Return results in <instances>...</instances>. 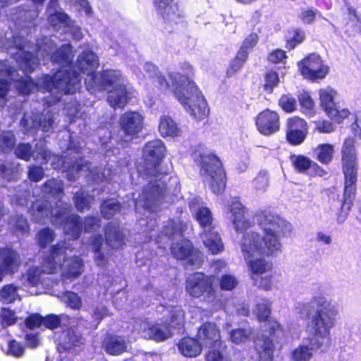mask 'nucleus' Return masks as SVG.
Instances as JSON below:
<instances>
[{
  "instance_id": "obj_1",
  "label": "nucleus",
  "mask_w": 361,
  "mask_h": 361,
  "mask_svg": "<svg viewBox=\"0 0 361 361\" xmlns=\"http://www.w3.org/2000/svg\"><path fill=\"white\" fill-rule=\"evenodd\" d=\"M13 44L18 49L15 53V58L20 68L26 73L32 72L37 66L40 59L38 56L33 57L29 47L27 50L25 49V47L22 44L20 37H14ZM36 47V54H40L44 64L46 63L45 59L47 57L53 63L61 65V68L53 77L44 75L38 80L37 84L27 76L16 80V87L21 94H28L37 89L56 94L53 102L47 101L50 105L59 101L63 93L73 94L80 89V73L87 75L85 82L88 91L92 93L100 90L109 92L108 102L114 109L123 107L137 94L133 88L125 85V78L119 71L106 70L94 73L99 66V61L92 50L83 51L74 66L71 63L73 56L71 45H63L55 51L56 46L52 39L44 37L37 41Z\"/></svg>"
},
{
  "instance_id": "obj_14",
  "label": "nucleus",
  "mask_w": 361,
  "mask_h": 361,
  "mask_svg": "<svg viewBox=\"0 0 361 361\" xmlns=\"http://www.w3.org/2000/svg\"><path fill=\"white\" fill-rule=\"evenodd\" d=\"M172 255L178 259H186L188 262L196 267L203 262V254L198 250H192L191 243L186 239H181L171 245Z\"/></svg>"
},
{
  "instance_id": "obj_58",
  "label": "nucleus",
  "mask_w": 361,
  "mask_h": 361,
  "mask_svg": "<svg viewBox=\"0 0 361 361\" xmlns=\"http://www.w3.org/2000/svg\"><path fill=\"white\" fill-rule=\"evenodd\" d=\"M251 279L254 281L255 284L262 289L269 290L271 287V276H257V277L251 276Z\"/></svg>"
},
{
  "instance_id": "obj_3",
  "label": "nucleus",
  "mask_w": 361,
  "mask_h": 361,
  "mask_svg": "<svg viewBox=\"0 0 361 361\" xmlns=\"http://www.w3.org/2000/svg\"><path fill=\"white\" fill-rule=\"evenodd\" d=\"M300 314L309 318L305 324L306 337L308 344L302 343L295 348L290 354L293 361H309L314 352L327 346L331 340V330L334 327L338 307L326 297L319 295L302 305Z\"/></svg>"
},
{
  "instance_id": "obj_28",
  "label": "nucleus",
  "mask_w": 361,
  "mask_h": 361,
  "mask_svg": "<svg viewBox=\"0 0 361 361\" xmlns=\"http://www.w3.org/2000/svg\"><path fill=\"white\" fill-rule=\"evenodd\" d=\"M254 343L259 357V361H272L274 351V345L268 337L258 336L254 341Z\"/></svg>"
},
{
  "instance_id": "obj_50",
  "label": "nucleus",
  "mask_w": 361,
  "mask_h": 361,
  "mask_svg": "<svg viewBox=\"0 0 361 361\" xmlns=\"http://www.w3.org/2000/svg\"><path fill=\"white\" fill-rule=\"evenodd\" d=\"M92 197L84 192L76 193L75 197V206L78 211L82 212L88 209Z\"/></svg>"
},
{
  "instance_id": "obj_10",
  "label": "nucleus",
  "mask_w": 361,
  "mask_h": 361,
  "mask_svg": "<svg viewBox=\"0 0 361 361\" xmlns=\"http://www.w3.org/2000/svg\"><path fill=\"white\" fill-rule=\"evenodd\" d=\"M215 278L214 276H206L202 273H195L190 275L185 284V290L193 298L202 296L204 301L211 303L212 310H216L221 305L216 306V291L214 287Z\"/></svg>"
},
{
  "instance_id": "obj_31",
  "label": "nucleus",
  "mask_w": 361,
  "mask_h": 361,
  "mask_svg": "<svg viewBox=\"0 0 361 361\" xmlns=\"http://www.w3.org/2000/svg\"><path fill=\"white\" fill-rule=\"evenodd\" d=\"M15 72L6 63L0 62V98L4 97L8 91V79L16 80Z\"/></svg>"
},
{
  "instance_id": "obj_64",
  "label": "nucleus",
  "mask_w": 361,
  "mask_h": 361,
  "mask_svg": "<svg viewBox=\"0 0 361 361\" xmlns=\"http://www.w3.org/2000/svg\"><path fill=\"white\" fill-rule=\"evenodd\" d=\"M207 361H230V360L224 357L219 350L213 349L209 351L206 355Z\"/></svg>"
},
{
  "instance_id": "obj_25",
  "label": "nucleus",
  "mask_w": 361,
  "mask_h": 361,
  "mask_svg": "<svg viewBox=\"0 0 361 361\" xmlns=\"http://www.w3.org/2000/svg\"><path fill=\"white\" fill-rule=\"evenodd\" d=\"M201 239L208 252L217 255L224 250V244L219 234L214 228L204 230L200 234Z\"/></svg>"
},
{
  "instance_id": "obj_42",
  "label": "nucleus",
  "mask_w": 361,
  "mask_h": 361,
  "mask_svg": "<svg viewBox=\"0 0 361 361\" xmlns=\"http://www.w3.org/2000/svg\"><path fill=\"white\" fill-rule=\"evenodd\" d=\"M17 322L15 312L9 308H3L0 313V325L2 328L14 324Z\"/></svg>"
},
{
  "instance_id": "obj_62",
  "label": "nucleus",
  "mask_w": 361,
  "mask_h": 361,
  "mask_svg": "<svg viewBox=\"0 0 361 361\" xmlns=\"http://www.w3.org/2000/svg\"><path fill=\"white\" fill-rule=\"evenodd\" d=\"M24 352L23 347L16 341H11L8 344L7 353L14 357H20Z\"/></svg>"
},
{
  "instance_id": "obj_11",
  "label": "nucleus",
  "mask_w": 361,
  "mask_h": 361,
  "mask_svg": "<svg viewBox=\"0 0 361 361\" xmlns=\"http://www.w3.org/2000/svg\"><path fill=\"white\" fill-rule=\"evenodd\" d=\"M320 107L325 114L332 120L341 123L347 118L350 111L346 108L338 109L336 106V99L338 92L331 87H326L318 90Z\"/></svg>"
},
{
  "instance_id": "obj_5",
  "label": "nucleus",
  "mask_w": 361,
  "mask_h": 361,
  "mask_svg": "<svg viewBox=\"0 0 361 361\" xmlns=\"http://www.w3.org/2000/svg\"><path fill=\"white\" fill-rule=\"evenodd\" d=\"M165 152L166 147L160 140L149 142L143 149L145 173L149 184L140 199L133 202L137 212H141V208L148 213L156 212L168 198L162 180L166 176L159 172L160 161Z\"/></svg>"
},
{
  "instance_id": "obj_52",
  "label": "nucleus",
  "mask_w": 361,
  "mask_h": 361,
  "mask_svg": "<svg viewBox=\"0 0 361 361\" xmlns=\"http://www.w3.org/2000/svg\"><path fill=\"white\" fill-rule=\"evenodd\" d=\"M305 39V33L300 30H294L289 34L287 39V46L289 49H293L296 45L300 44Z\"/></svg>"
},
{
  "instance_id": "obj_20",
  "label": "nucleus",
  "mask_w": 361,
  "mask_h": 361,
  "mask_svg": "<svg viewBox=\"0 0 361 361\" xmlns=\"http://www.w3.org/2000/svg\"><path fill=\"white\" fill-rule=\"evenodd\" d=\"M159 13L168 23H178L182 19V11L173 0H154Z\"/></svg>"
},
{
  "instance_id": "obj_37",
  "label": "nucleus",
  "mask_w": 361,
  "mask_h": 361,
  "mask_svg": "<svg viewBox=\"0 0 361 361\" xmlns=\"http://www.w3.org/2000/svg\"><path fill=\"white\" fill-rule=\"evenodd\" d=\"M195 218L204 230L213 228L212 215L211 211L206 207H200L195 211Z\"/></svg>"
},
{
  "instance_id": "obj_6",
  "label": "nucleus",
  "mask_w": 361,
  "mask_h": 361,
  "mask_svg": "<svg viewBox=\"0 0 361 361\" xmlns=\"http://www.w3.org/2000/svg\"><path fill=\"white\" fill-rule=\"evenodd\" d=\"M73 252L72 244L66 242L59 243L51 247L49 255L43 260L42 270L38 267L30 268L27 273V281L32 286H37L41 282L42 273L54 274L61 271L63 276L69 279L81 274L82 263Z\"/></svg>"
},
{
  "instance_id": "obj_17",
  "label": "nucleus",
  "mask_w": 361,
  "mask_h": 361,
  "mask_svg": "<svg viewBox=\"0 0 361 361\" xmlns=\"http://www.w3.org/2000/svg\"><path fill=\"white\" fill-rule=\"evenodd\" d=\"M120 126L125 134L122 140L128 142L140 133L143 127V117L136 111L125 113L120 118Z\"/></svg>"
},
{
  "instance_id": "obj_30",
  "label": "nucleus",
  "mask_w": 361,
  "mask_h": 361,
  "mask_svg": "<svg viewBox=\"0 0 361 361\" xmlns=\"http://www.w3.org/2000/svg\"><path fill=\"white\" fill-rule=\"evenodd\" d=\"M105 236L106 244L113 248H118L124 244L125 233L116 226H108Z\"/></svg>"
},
{
  "instance_id": "obj_38",
  "label": "nucleus",
  "mask_w": 361,
  "mask_h": 361,
  "mask_svg": "<svg viewBox=\"0 0 361 361\" xmlns=\"http://www.w3.org/2000/svg\"><path fill=\"white\" fill-rule=\"evenodd\" d=\"M164 312L170 314V326L171 328L180 329L184 322V312L179 307H169Z\"/></svg>"
},
{
  "instance_id": "obj_41",
  "label": "nucleus",
  "mask_w": 361,
  "mask_h": 361,
  "mask_svg": "<svg viewBox=\"0 0 361 361\" xmlns=\"http://www.w3.org/2000/svg\"><path fill=\"white\" fill-rule=\"evenodd\" d=\"M279 106L286 113H292L297 109V102L290 94H283L279 101Z\"/></svg>"
},
{
  "instance_id": "obj_43",
  "label": "nucleus",
  "mask_w": 361,
  "mask_h": 361,
  "mask_svg": "<svg viewBox=\"0 0 361 361\" xmlns=\"http://www.w3.org/2000/svg\"><path fill=\"white\" fill-rule=\"evenodd\" d=\"M61 299L73 309L79 310L82 307L81 298L75 293L66 292L61 296Z\"/></svg>"
},
{
  "instance_id": "obj_36",
  "label": "nucleus",
  "mask_w": 361,
  "mask_h": 361,
  "mask_svg": "<svg viewBox=\"0 0 361 361\" xmlns=\"http://www.w3.org/2000/svg\"><path fill=\"white\" fill-rule=\"evenodd\" d=\"M298 98L302 112L310 117L315 116V104L310 93L307 92H301L299 94Z\"/></svg>"
},
{
  "instance_id": "obj_49",
  "label": "nucleus",
  "mask_w": 361,
  "mask_h": 361,
  "mask_svg": "<svg viewBox=\"0 0 361 361\" xmlns=\"http://www.w3.org/2000/svg\"><path fill=\"white\" fill-rule=\"evenodd\" d=\"M67 319L66 315L49 314L43 318V325L48 329H54L60 325L62 321Z\"/></svg>"
},
{
  "instance_id": "obj_61",
  "label": "nucleus",
  "mask_w": 361,
  "mask_h": 361,
  "mask_svg": "<svg viewBox=\"0 0 361 361\" xmlns=\"http://www.w3.org/2000/svg\"><path fill=\"white\" fill-rule=\"evenodd\" d=\"M257 35L256 34H251L244 40L240 50H243L245 51L247 56L250 50H251L257 44Z\"/></svg>"
},
{
  "instance_id": "obj_47",
  "label": "nucleus",
  "mask_w": 361,
  "mask_h": 361,
  "mask_svg": "<svg viewBox=\"0 0 361 361\" xmlns=\"http://www.w3.org/2000/svg\"><path fill=\"white\" fill-rule=\"evenodd\" d=\"M253 188L259 191H265L269 186V177L266 171H260L252 182Z\"/></svg>"
},
{
  "instance_id": "obj_33",
  "label": "nucleus",
  "mask_w": 361,
  "mask_h": 361,
  "mask_svg": "<svg viewBox=\"0 0 361 361\" xmlns=\"http://www.w3.org/2000/svg\"><path fill=\"white\" fill-rule=\"evenodd\" d=\"M179 351L185 357H195L202 350V345L191 338H184L178 343Z\"/></svg>"
},
{
  "instance_id": "obj_57",
  "label": "nucleus",
  "mask_w": 361,
  "mask_h": 361,
  "mask_svg": "<svg viewBox=\"0 0 361 361\" xmlns=\"http://www.w3.org/2000/svg\"><path fill=\"white\" fill-rule=\"evenodd\" d=\"M279 81V75L276 72L271 71L267 73L265 76L264 90L271 92L273 89L278 85Z\"/></svg>"
},
{
  "instance_id": "obj_26",
  "label": "nucleus",
  "mask_w": 361,
  "mask_h": 361,
  "mask_svg": "<svg viewBox=\"0 0 361 361\" xmlns=\"http://www.w3.org/2000/svg\"><path fill=\"white\" fill-rule=\"evenodd\" d=\"M185 226L182 221L178 219L176 220L169 221L164 227L161 234L158 237L157 243H164L165 240L169 241L176 238L181 236Z\"/></svg>"
},
{
  "instance_id": "obj_48",
  "label": "nucleus",
  "mask_w": 361,
  "mask_h": 361,
  "mask_svg": "<svg viewBox=\"0 0 361 361\" xmlns=\"http://www.w3.org/2000/svg\"><path fill=\"white\" fill-rule=\"evenodd\" d=\"M55 235L49 228L41 230L37 235V242L40 247H44L51 243L54 239Z\"/></svg>"
},
{
  "instance_id": "obj_54",
  "label": "nucleus",
  "mask_w": 361,
  "mask_h": 361,
  "mask_svg": "<svg viewBox=\"0 0 361 361\" xmlns=\"http://www.w3.org/2000/svg\"><path fill=\"white\" fill-rule=\"evenodd\" d=\"M102 239L101 236L94 237L92 240L91 245L93 251L95 252V261L98 266L104 265L105 262L104 256L99 252L100 245H102Z\"/></svg>"
},
{
  "instance_id": "obj_46",
  "label": "nucleus",
  "mask_w": 361,
  "mask_h": 361,
  "mask_svg": "<svg viewBox=\"0 0 361 361\" xmlns=\"http://www.w3.org/2000/svg\"><path fill=\"white\" fill-rule=\"evenodd\" d=\"M247 59V54L243 50H239L235 59L231 62L228 74L233 75L238 71Z\"/></svg>"
},
{
  "instance_id": "obj_40",
  "label": "nucleus",
  "mask_w": 361,
  "mask_h": 361,
  "mask_svg": "<svg viewBox=\"0 0 361 361\" xmlns=\"http://www.w3.org/2000/svg\"><path fill=\"white\" fill-rule=\"evenodd\" d=\"M291 162L295 169L300 173H305L308 169L310 170L312 161L307 157L302 155H291Z\"/></svg>"
},
{
  "instance_id": "obj_12",
  "label": "nucleus",
  "mask_w": 361,
  "mask_h": 361,
  "mask_svg": "<svg viewBox=\"0 0 361 361\" xmlns=\"http://www.w3.org/2000/svg\"><path fill=\"white\" fill-rule=\"evenodd\" d=\"M299 71L304 78L316 81L324 79L329 68L324 63L320 56L311 54L298 63Z\"/></svg>"
},
{
  "instance_id": "obj_51",
  "label": "nucleus",
  "mask_w": 361,
  "mask_h": 361,
  "mask_svg": "<svg viewBox=\"0 0 361 361\" xmlns=\"http://www.w3.org/2000/svg\"><path fill=\"white\" fill-rule=\"evenodd\" d=\"M307 130L286 131L287 140L293 145L301 144L305 139Z\"/></svg>"
},
{
  "instance_id": "obj_23",
  "label": "nucleus",
  "mask_w": 361,
  "mask_h": 361,
  "mask_svg": "<svg viewBox=\"0 0 361 361\" xmlns=\"http://www.w3.org/2000/svg\"><path fill=\"white\" fill-rule=\"evenodd\" d=\"M270 306L268 300H262L257 303L255 313L259 321H267V326L269 327L271 334L279 336L281 332L280 324L274 319H268L271 313Z\"/></svg>"
},
{
  "instance_id": "obj_32",
  "label": "nucleus",
  "mask_w": 361,
  "mask_h": 361,
  "mask_svg": "<svg viewBox=\"0 0 361 361\" xmlns=\"http://www.w3.org/2000/svg\"><path fill=\"white\" fill-rule=\"evenodd\" d=\"M334 148L331 144H319L313 149L314 158L322 164H329L333 160Z\"/></svg>"
},
{
  "instance_id": "obj_59",
  "label": "nucleus",
  "mask_w": 361,
  "mask_h": 361,
  "mask_svg": "<svg viewBox=\"0 0 361 361\" xmlns=\"http://www.w3.org/2000/svg\"><path fill=\"white\" fill-rule=\"evenodd\" d=\"M90 170V166L87 163H85L82 160H80V162L77 161L74 164L71 166V168H68V171L67 173L68 178L70 180H75L76 178L75 176L72 177L71 172L76 171L77 173L85 172Z\"/></svg>"
},
{
  "instance_id": "obj_34",
  "label": "nucleus",
  "mask_w": 361,
  "mask_h": 361,
  "mask_svg": "<svg viewBox=\"0 0 361 361\" xmlns=\"http://www.w3.org/2000/svg\"><path fill=\"white\" fill-rule=\"evenodd\" d=\"M106 352L111 355H119L126 349L125 341L119 336H108L103 341Z\"/></svg>"
},
{
  "instance_id": "obj_60",
  "label": "nucleus",
  "mask_w": 361,
  "mask_h": 361,
  "mask_svg": "<svg viewBox=\"0 0 361 361\" xmlns=\"http://www.w3.org/2000/svg\"><path fill=\"white\" fill-rule=\"evenodd\" d=\"M314 124L315 130L320 133H330L335 130V126L329 121H317L314 122Z\"/></svg>"
},
{
  "instance_id": "obj_63",
  "label": "nucleus",
  "mask_w": 361,
  "mask_h": 361,
  "mask_svg": "<svg viewBox=\"0 0 361 361\" xmlns=\"http://www.w3.org/2000/svg\"><path fill=\"white\" fill-rule=\"evenodd\" d=\"M25 323L27 328L36 329L43 324V318L38 314H33L27 317Z\"/></svg>"
},
{
  "instance_id": "obj_13",
  "label": "nucleus",
  "mask_w": 361,
  "mask_h": 361,
  "mask_svg": "<svg viewBox=\"0 0 361 361\" xmlns=\"http://www.w3.org/2000/svg\"><path fill=\"white\" fill-rule=\"evenodd\" d=\"M246 208L239 198L232 197L226 207L227 218L232 222L234 229L238 233L243 232L250 226V222L245 218Z\"/></svg>"
},
{
  "instance_id": "obj_9",
  "label": "nucleus",
  "mask_w": 361,
  "mask_h": 361,
  "mask_svg": "<svg viewBox=\"0 0 361 361\" xmlns=\"http://www.w3.org/2000/svg\"><path fill=\"white\" fill-rule=\"evenodd\" d=\"M355 141L353 138L345 139L342 147V165L345 176V186L342 212L350 211L356 192L357 164Z\"/></svg>"
},
{
  "instance_id": "obj_16",
  "label": "nucleus",
  "mask_w": 361,
  "mask_h": 361,
  "mask_svg": "<svg viewBox=\"0 0 361 361\" xmlns=\"http://www.w3.org/2000/svg\"><path fill=\"white\" fill-rule=\"evenodd\" d=\"M37 154L33 153L32 151V147L30 145L27 144H20L18 145L15 150L16 155L25 161H28L31 158V157H34V159L39 160V159L46 161L47 162L51 161V165L54 169L59 168V164L56 162L61 161V158L59 157L51 154L49 152L45 149L43 147L37 148Z\"/></svg>"
},
{
  "instance_id": "obj_56",
  "label": "nucleus",
  "mask_w": 361,
  "mask_h": 361,
  "mask_svg": "<svg viewBox=\"0 0 361 361\" xmlns=\"http://www.w3.org/2000/svg\"><path fill=\"white\" fill-rule=\"evenodd\" d=\"M44 191L54 195H59L63 191L62 182L58 180H50L44 185Z\"/></svg>"
},
{
  "instance_id": "obj_7",
  "label": "nucleus",
  "mask_w": 361,
  "mask_h": 361,
  "mask_svg": "<svg viewBox=\"0 0 361 361\" xmlns=\"http://www.w3.org/2000/svg\"><path fill=\"white\" fill-rule=\"evenodd\" d=\"M47 204V202L41 200L32 204L30 212L35 221H40L50 214L54 218V224H63L66 235L74 239L78 238L81 232L82 226L78 221V216L69 214L70 207L61 202L49 212Z\"/></svg>"
},
{
  "instance_id": "obj_27",
  "label": "nucleus",
  "mask_w": 361,
  "mask_h": 361,
  "mask_svg": "<svg viewBox=\"0 0 361 361\" xmlns=\"http://www.w3.org/2000/svg\"><path fill=\"white\" fill-rule=\"evenodd\" d=\"M54 120L52 118V114L47 113L46 116H44V120H42V116L37 118L29 116L27 114L24 116V118L21 121V125L25 127L27 130L32 128H36L39 127L42 130L47 132L53 128Z\"/></svg>"
},
{
  "instance_id": "obj_22",
  "label": "nucleus",
  "mask_w": 361,
  "mask_h": 361,
  "mask_svg": "<svg viewBox=\"0 0 361 361\" xmlns=\"http://www.w3.org/2000/svg\"><path fill=\"white\" fill-rule=\"evenodd\" d=\"M47 15L49 23L55 29L68 28L71 25V20L58 8L56 0H50L47 9Z\"/></svg>"
},
{
  "instance_id": "obj_35",
  "label": "nucleus",
  "mask_w": 361,
  "mask_h": 361,
  "mask_svg": "<svg viewBox=\"0 0 361 361\" xmlns=\"http://www.w3.org/2000/svg\"><path fill=\"white\" fill-rule=\"evenodd\" d=\"M254 331L251 327L237 328L230 332V340L237 345L246 343L253 338Z\"/></svg>"
},
{
  "instance_id": "obj_45",
  "label": "nucleus",
  "mask_w": 361,
  "mask_h": 361,
  "mask_svg": "<svg viewBox=\"0 0 361 361\" xmlns=\"http://www.w3.org/2000/svg\"><path fill=\"white\" fill-rule=\"evenodd\" d=\"M286 131H293V130H307V122L298 117V116H293L289 118L286 122Z\"/></svg>"
},
{
  "instance_id": "obj_24",
  "label": "nucleus",
  "mask_w": 361,
  "mask_h": 361,
  "mask_svg": "<svg viewBox=\"0 0 361 361\" xmlns=\"http://www.w3.org/2000/svg\"><path fill=\"white\" fill-rule=\"evenodd\" d=\"M54 339L58 344V348L71 349L82 343V338L75 334L72 329L66 327L62 331L54 333Z\"/></svg>"
},
{
  "instance_id": "obj_15",
  "label": "nucleus",
  "mask_w": 361,
  "mask_h": 361,
  "mask_svg": "<svg viewBox=\"0 0 361 361\" xmlns=\"http://www.w3.org/2000/svg\"><path fill=\"white\" fill-rule=\"evenodd\" d=\"M255 121L257 130L263 135H271L280 128L279 115L270 109H265L259 113Z\"/></svg>"
},
{
  "instance_id": "obj_8",
  "label": "nucleus",
  "mask_w": 361,
  "mask_h": 361,
  "mask_svg": "<svg viewBox=\"0 0 361 361\" xmlns=\"http://www.w3.org/2000/svg\"><path fill=\"white\" fill-rule=\"evenodd\" d=\"M192 156L200 165L202 174L213 192H221L226 185L225 173L219 158L203 145L197 146Z\"/></svg>"
},
{
  "instance_id": "obj_19",
  "label": "nucleus",
  "mask_w": 361,
  "mask_h": 361,
  "mask_svg": "<svg viewBox=\"0 0 361 361\" xmlns=\"http://www.w3.org/2000/svg\"><path fill=\"white\" fill-rule=\"evenodd\" d=\"M20 264L19 255L13 250L4 248L0 250V281L4 276L18 270Z\"/></svg>"
},
{
  "instance_id": "obj_4",
  "label": "nucleus",
  "mask_w": 361,
  "mask_h": 361,
  "mask_svg": "<svg viewBox=\"0 0 361 361\" xmlns=\"http://www.w3.org/2000/svg\"><path fill=\"white\" fill-rule=\"evenodd\" d=\"M142 68L145 72L144 77L149 78L161 92H173L176 99L193 118L202 120L207 117L209 108L201 91L192 80L194 69L190 63H180V70L169 73L167 78L152 63H146Z\"/></svg>"
},
{
  "instance_id": "obj_44",
  "label": "nucleus",
  "mask_w": 361,
  "mask_h": 361,
  "mask_svg": "<svg viewBox=\"0 0 361 361\" xmlns=\"http://www.w3.org/2000/svg\"><path fill=\"white\" fill-rule=\"evenodd\" d=\"M14 144L15 138L12 132H4L0 134V150L8 152L13 149Z\"/></svg>"
},
{
  "instance_id": "obj_55",
  "label": "nucleus",
  "mask_w": 361,
  "mask_h": 361,
  "mask_svg": "<svg viewBox=\"0 0 361 361\" xmlns=\"http://www.w3.org/2000/svg\"><path fill=\"white\" fill-rule=\"evenodd\" d=\"M236 278L230 274H225L219 280L221 289L224 290H231L238 285Z\"/></svg>"
},
{
  "instance_id": "obj_39",
  "label": "nucleus",
  "mask_w": 361,
  "mask_h": 361,
  "mask_svg": "<svg viewBox=\"0 0 361 361\" xmlns=\"http://www.w3.org/2000/svg\"><path fill=\"white\" fill-rule=\"evenodd\" d=\"M18 298V288L12 284L4 286L0 291V300L4 303H11Z\"/></svg>"
},
{
  "instance_id": "obj_2",
  "label": "nucleus",
  "mask_w": 361,
  "mask_h": 361,
  "mask_svg": "<svg viewBox=\"0 0 361 361\" xmlns=\"http://www.w3.org/2000/svg\"><path fill=\"white\" fill-rule=\"evenodd\" d=\"M257 223L263 232L246 233L240 242V248L251 276H261L271 271L272 264L259 255L273 256L282 251L281 238L290 225L280 216L269 212L256 214Z\"/></svg>"
},
{
  "instance_id": "obj_53",
  "label": "nucleus",
  "mask_w": 361,
  "mask_h": 361,
  "mask_svg": "<svg viewBox=\"0 0 361 361\" xmlns=\"http://www.w3.org/2000/svg\"><path fill=\"white\" fill-rule=\"evenodd\" d=\"M120 210V205L113 201L104 202L101 207V212L104 217L110 218Z\"/></svg>"
},
{
  "instance_id": "obj_21",
  "label": "nucleus",
  "mask_w": 361,
  "mask_h": 361,
  "mask_svg": "<svg viewBox=\"0 0 361 361\" xmlns=\"http://www.w3.org/2000/svg\"><path fill=\"white\" fill-rule=\"evenodd\" d=\"M197 338L202 347H219L221 345L219 331L211 322L201 326L197 332Z\"/></svg>"
},
{
  "instance_id": "obj_29",
  "label": "nucleus",
  "mask_w": 361,
  "mask_h": 361,
  "mask_svg": "<svg viewBox=\"0 0 361 361\" xmlns=\"http://www.w3.org/2000/svg\"><path fill=\"white\" fill-rule=\"evenodd\" d=\"M159 131L162 137H176L182 135V130L178 125L168 116L160 118Z\"/></svg>"
},
{
  "instance_id": "obj_18",
  "label": "nucleus",
  "mask_w": 361,
  "mask_h": 361,
  "mask_svg": "<svg viewBox=\"0 0 361 361\" xmlns=\"http://www.w3.org/2000/svg\"><path fill=\"white\" fill-rule=\"evenodd\" d=\"M137 331L142 337L156 341H164L169 338L171 334L169 328L165 324H152L147 322H141Z\"/></svg>"
}]
</instances>
